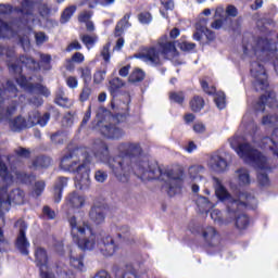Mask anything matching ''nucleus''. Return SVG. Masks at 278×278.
Returning <instances> with one entry per match:
<instances>
[{
	"mask_svg": "<svg viewBox=\"0 0 278 278\" xmlns=\"http://www.w3.org/2000/svg\"><path fill=\"white\" fill-rule=\"evenodd\" d=\"M141 156L140 143L122 142L117 146V155L109 161V166L122 184H127L131 175H136L142 181H151V179L165 181L169 197L181 192V178L173 176L172 170L162 172L157 163L140 159Z\"/></svg>",
	"mask_w": 278,
	"mask_h": 278,
	"instance_id": "f257e3e1",
	"label": "nucleus"
},
{
	"mask_svg": "<svg viewBox=\"0 0 278 278\" xmlns=\"http://www.w3.org/2000/svg\"><path fill=\"white\" fill-rule=\"evenodd\" d=\"M71 235L74 242L83 251H92L97 249L105 257H112L118 245L110 235L92 232V228L81 217L73 216L70 218Z\"/></svg>",
	"mask_w": 278,
	"mask_h": 278,
	"instance_id": "f03ea898",
	"label": "nucleus"
},
{
	"mask_svg": "<svg viewBox=\"0 0 278 278\" xmlns=\"http://www.w3.org/2000/svg\"><path fill=\"white\" fill-rule=\"evenodd\" d=\"M213 188L215 190V197L222 201V203H225L229 218H236L237 229H247L249 227V217L244 214L238 215V210H243V207L255 210V207H257L255 197L242 193L239 195V200H236L229 194L223 181L216 177L213 178Z\"/></svg>",
	"mask_w": 278,
	"mask_h": 278,
	"instance_id": "7ed1b4c3",
	"label": "nucleus"
},
{
	"mask_svg": "<svg viewBox=\"0 0 278 278\" xmlns=\"http://www.w3.org/2000/svg\"><path fill=\"white\" fill-rule=\"evenodd\" d=\"M90 155L86 149L76 148L61 160V168L75 175V186L78 190L90 188Z\"/></svg>",
	"mask_w": 278,
	"mask_h": 278,
	"instance_id": "20e7f679",
	"label": "nucleus"
},
{
	"mask_svg": "<svg viewBox=\"0 0 278 278\" xmlns=\"http://www.w3.org/2000/svg\"><path fill=\"white\" fill-rule=\"evenodd\" d=\"M230 147L245 162L257 169L258 184L261 186H268L270 180L268 179V170H270V159L265 156L264 153L253 149V147L247 142L242 143L241 137H233L230 139Z\"/></svg>",
	"mask_w": 278,
	"mask_h": 278,
	"instance_id": "39448f33",
	"label": "nucleus"
},
{
	"mask_svg": "<svg viewBox=\"0 0 278 278\" xmlns=\"http://www.w3.org/2000/svg\"><path fill=\"white\" fill-rule=\"evenodd\" d=\"M175 55H177L175 42L168 41V36H163L155 47L147 49L139 58L147 64L157 66V64H162V60L175 58Z\"/></svg>",
	"mask_w": 278,
	"mask_h": 278,
	"instance_id": "423d86ee",
	"label": "nucleus"
},
{
	"mask_svg": "<svg viewBox=\"0 0 278 278\" xmlns=\"http://www.w3.org/2000/svg\"><path fill=\"white\" fill-rule=\"evenodd\" d=\"M245 55H255L257 60H269L275 56L277 46L268 39H260L253 45H248L243 48Z\"/></svg>",
	"mask_w": 278,
	"mask_h": 278,
	"instance_id": "0eeeda50",
	"label": "nucleus"
},
{
	"mask_svg": "<svg viewBox=\"0 0 278 278\" xmlns=\"http://www.w3.org/2000/svg\"><path fill=\"white\" fill-rule=\"evenodd\" d=\"M25 202V192L21 189L13 190L8 195V189L2 188L0 189V212H10V206L12 203L15 205H23Z\"/></svg>",
	"mask_w": 278,
	"mask_h": 278,
	"instance_id": "6e6552de",
	"label": "nucleus"
},
{
	"mask_svg": "<svg viewBox=\"0 0 278 278\" xmlns=\"http://www.w3.org/2000/svg\"><path fill=\"white\" fill-rule=\"evenodd\" d=\"M251 75L254 77L255 90H266L268 88V75H266V70L264 65L260 62L251 63Z\"/></svg>",
	"mask_w": 278,
	"mask_h": 278,
	"instance_id": "1a4fd4ad",
	"label": "nucleus"
},
{
	"mask_svg": "<svg viewBox=\"0 0 278 278\" xmlns=\"http://www.w3.org/2000/svg\"><path fill=\"white\" fill-rule=\"evenodd\" d=\"M15 227L18 228V233L15 241L17 251H20L22 255H29L30 243L27 240V236L25 235L27 231V224L20 219L15 223Z\"/></svg>",
	"mask_w": 278,
	"mask_h": 278,
	"instance_id": "9d476101",
	"label": "nucleus"
},
{
	"mask_svg": "<svg viewBox=\"0 0 278 278\" xmlns=\"http://www.w3.org/2000/svg\"><path fill=\"white\" fill-rule=\"evenodd\" d=\"M203 36H205L208 42H212L216 38L214 31L207 28V18L203 17V15L199 16V21L195 24V33L193 34V40H198L201 42L203 40Z\"/></svg>",
	"mask_w": 278,
	"mask_h": 278,
	"instance_id": "9b49d317",
	"label": "nucleus"
},
{
	"mask_svg": "<svg viewBox=\"0 0 278 278\" xmlns=\"http://www.w3.org/2000/svg\"><path fill=\"white\" fill-rule=\"evenodd\" d=\"M84 205H86V198L77 192H73L66 197L63 210L67 212V214H71L75 212V210H81Z\"/></svg>",
	"mask_w": 278,
	"mask_h": 278,
	"instance_id": "f8f14e48",
	"label": "nucleus"
},
{
	"mask_svg": "<svg viewBox=\"0 0 278 278\" xmlns=\"http://www.w3.org/2000/svg\"><path fill=\"white\" fill-rule=\"evenodd\" d=\"M16 83L18 84V86H21V88H24V90H28V92H33L34 94H42L43 97H49L50 94V91L49 89H47V87L40 84L34 85L29 83L27 78H25V76L23 75H20L16 78Z\"/></svg>",
	"mask_w": 278,
	"mask_h": 278,
	"instance_id": "ddd939ff",
	"label": "nucleus"
},
{
	"mask_svg": "<svg viewBox=\"0 0 278 278\" xmlns=\"http://www.w3.org/2000/svg\"><path fill=\"white\" fill-rule=\"evenodd\" d=\"M205 172V167H203L202 165H193L190 166L188 169V175H189V179L190 182L193 184L191 187L192 192H199V181H203V176L201 175V173Z\"/></svg>",
	"mask_w": 278,
	"mask_h": 278,
	"instance_id": "4468645a",
	"label": "nucleus"
},
{
	"mask_svg": "<svg viewBox=\"0 0 278 278\" xmlns=\"http://www.w3.org/2000/svg\"><path fill=\"white\" fill-rule=\"evenodd\" d=\"M207 166L208 168H211V170H214L215 173H225L229 165L227 164V161L223 156H220V154L214 153L213 155H211L207 162Z\"/></svg>",
	"mask_w": 278,
	"mask_h": 278,
	"instance_id": "2eb2a0df",
	"label": "nucleus"
},
{
	"mask_svg": "<svg viewBox=\"0 0 278 278\" xmlns=\"http://www.w3.org/2000/svg\"><path fill=\"white\" fill-rule=\"evenodd\" d=\"M100 131L110 140H121L125 136V131L116 125L102 126Z\"/></svg>",
	"mask_w": 278,
	"mask_h": 278,
	"instance_id": "dca6fc26",
	"label": "nucleus"
},
{
	"mask_svg": "<svg viewBox=\"0 0 278 278\" xmlns=\"http://www.w3.org/2000/svg\"><path fill=\"white\" fill-rule=\"evenodd\" d=\"M277 105V98L275 96V92H268L267 94H264L261 97V100L257 102L255 110L256 112H264L267 108H275Z\"/></svg>",
	"mask_w": 278,
	"mask_h": 278,
	"instance_id": "f3484780",
	"label": "nucleus"
},
{
	"mask_svg": "<svg viewBox=\"0 0 278 278\" xmlns=\"http://www.w3.org/2000/svg\"><path fill=\"white\" fill-rule=\"evenodd\" d=\"M195 204L198 207V212H200L201 214H207V212L216 207V203L210 201L207 198L203 195H199L197 198Z\"/></svg>",
	"mask_w": 278,
	"mask_h": 278,
	"instance_id": "a211bd4d",
	"label": "nucleus"
},
{
	"mask_svg": "<svg viewBox=\"0 0 278 278\" xmlns=\"http://www.w3.org/2000/svg\"><path fill=\"white\" fill-rule=\"evenodd\" d=\"M89 218L96 225H101L105 223V210L103 206H93L89 213Z\"/></svg>",
	"mask_w": 278,
	"mask_h": 278,
	"instance_id": "6ab92c4d",
	"label": "nucleus"
},
{
	"mask_svg": "<svg viewBox=\"0 0 278 278\" xmlns=\"http://www.w3.org/2000/svg\"><path fill=\"white\" fill-rule=\"evenodd\" d=\"M34 3H36V0H33V1L26 0L22 3L21 12L26 23H29V21H33V22L36 21L34 18V15L31 14V10H34Z\"/></svg>",
	"mask_w": 278,
	"mask_h": 278,
	"instance_id": "aec40b11",
	"label": "nucleus"
},
{
	"mask_svg": "<svg viewBox=\"0 0 278 278\" xmlns=\"http://www.w3.org/2000/svg\"><path fill=\"white\" fill-rule=\"evenodd\" d=\"M94 144L96 149H98L96 157L101 160V162H106L110 157V149L108 148V144L101 140H98Z\"/></svg>",
	"mask_w": 278,
	"mask_h": 278,
	"instance_id": "412c9836",
	"label": "nucleus"
},
{
	"mask_svg": "<svg viewBox=\"0 0 278 278\" xmlns=\"http://www.w3.org/2000/svg\"><path fill=\"white\" fill-rule=\"evenodd\" d=\"M16 29H18V25H9L8 23L0 21V38H12Z\"/></svg>",
	"mask_w": 278,
	"mask_h": 278,
	"instance_id": "4be33fe9",
	"label": "nucleus"
},
{
	"mask_svg": "<svg viewBox=\"0 0 278 278\" xmlns=\"http://www.w3.org/2000/svg\"><path fill=\"white\" fill-rule=\"evenodd\" d=\"M202 236L208 244H212L213 242H216L218 240V232L216 231V228L212 226L204 227L202 230Z\"/></svg>",
	"mask_w": 278,
	"mask_h": 278,
	"instance_id": "5701e85b",
	"label": "nucleus"
},
{
	"mask_svg": "<svg viewBox=\"0 0 278 278\" xmlns=\"http://www.w3.org/2000/svg\"><path fill=\"white\" fill-rule=\"evenodd\" d=\"M66 184H68V179L65 177L59 178L58 182L54 186V201L55 203H60L62 201V190L65 188Z\"/></svg>",
	"mask_w": 278,
	"mask_h": 278,
	"instance_id": "b1692460",
	"label": "nucleus"
},
{
	"mask_svg": "<svg viewBox=\"0 0 278 278\" xmlns=\"http://www.w3.org/2000/svg\"><path fill=\"white\" fill-rule=\"evenodd\" d=\"M237 184L239 186H249L251 184V176L249 175V170L241 168L236 172Z\"/></svg>",
	"mask_w": 278,
	"mask_h": 278,
	"instance_id": "393cba45",
	"label": "nucleus"
},
{
	"mask_svg": "<svg viewBox=\"0 0 278 278\" xmlns=\"http://www.w3.org/2000/svg\"><path fill=\"white\" fill-rule=\"evenodd\" d=\"M70 264L73 268H76V270H85L84 256L81 255H77L72 252L70 255Z\"/></svg>",
	"mask_w": 278,
	"mask_h": 278,
	"instance_id": "a878e982",
	"label": "nucleus"
},
{
	"mask_svg": "<svg viewBox=\"0 0 278 278\" xmlns=\"http://www.w3.org/2000/svg\"><path fill=\"white\" fill-rule=\"evenodd\" d=\"M0 177L5 181L7 184H12L14 180V176L8 172V166H5V163H3V160L0 156Z\"/></svg>",
	"mask_w": 278,
	"mask_h": 278,
	"instance_id": "bb28decb",
	"label": "nucleus"
},
{
	"mask_svg": "<svg viewBox=\"0 0 278 278\" xmlns=\"http://www.w3.org/2000/svg\"><path fill=\"white\" fill-rule=\"evenodd\" d=\"M205 105V100L203 98L195 96L193 99L190 101V108L192 112H201Z\"/></svg>",
	"mask_w": 278,
	"mask_h": 278,
	"instance_id": "cd10ccee",
	"label": "nucleus"
},
{
	"mask_svg": "<svg viewBox=\"0 0 278 278\" xmlns=\"http://www.w3.org/2000/svg\"><path fill=\"white\" fill-rule=\"evenodd\" d=\"M129 27V15H125L122 21H119L115 27V36H121L123 30Z\"/></svg>",
	"mask_w": 278,
	"mask_h": 278,
	"instance_id": "c85d7f7f",
	"label": "nucleus"
},
{
	"mask_svg": "<svg viewBox=\"0 0 278 278\" xmlns=\"http://www.w3.org/2000/svg\"><path fill=\"white\" fill-rule=\"evenodd\" d=\"M80 40L87 49H92V47L97 45V40H99V38L97 36L83 35L80 36Z\"/></svg>",
	"mask_w": 278,
	"mask_h": 278,
	"instance_id": "c756f323",
	"label": "nucleus"
},
{
	"mask_svg": "<svg viewBox=\"0 0 278 278\" xmlns=\"http://www.w3.org/2000/svg\"><path fill=\"white\" fill-rule=\"evenodd\" d=\"M142 79H144V72L140 68H135L128 78L131 84H137L138 81H142Z\"/></svg>",
	"mask_w": 278,
	"mask_h": 278,
	"instance_id": "7c9ffc66",
	"label": "nucleus"
},
{
	"mask_svg": "<svg viewBox=\"0 0 278 278\" xmlns=\"http://www.w3.org/2000/svg\"><path fill=\"white\" fill-rule=\"evenodd\" d=\"M161 5H163V9L160 10L161 16H163V18H168V13L164 10H173L175 8V2H173V0H161Z\"/></svg>",
	"mask_w": 278,
	"mask_h": 278,
	"instance_id": "2f4dec72",
	"label": "nucleus"
},
{
	"mask_svg": "<svg viewBox=\"0 0 278 278\" xmlns=\"http://www.w3.org/2000/svg\"><path fill=\"white\" fill-rule=\"evenodd\" d=\"M109 84V90L111 94H114L116 90H119V88H123L125 86V83L121 78H113L112 80H110Z\"/></svg>",
	"mask_w": 278,
	"mask_h": 278,
	"instance_id": "473e14b6",
	"label": "nucleus"
},
{
	"mask_svg": "<svg viewBox=\"0 0 278 278\" xmlns=\"http://www.w3.org/2000/svg\"><path fill=\"white\" fill-rule=\"evenodd\" d=\"M214 101L218 110H225L227 102L225 101V92H217L215 93Z\"/></svg>",
	"mask_w": 278,
	"mask_h": 278,
	"instance_id": "72a5a7b5",
	"label": "nucleus"
},
{
	"mask_svg": "<svg viewBox=\"0 0 278 278\" xmlns=\"http://www.w3.org/2000/svg\"><path fill=\"white\" fill-rule=\"evenodd\" d=\"M16 34L18 35L20 42L24 49V51H29V35H23V30H17Z\"/></svg>",
	"mask_w": 278,
	"mask_h": 278,
	"instance_id": "f704fd0d",
	"label": "nucleus"
},
{
	"mask_svg": "<svg viewBox=\"0 0 278 278\" xmlns=\"http://www.w3.org/2000/svg\"><path fill=\"white\" fill-rule=\"evenodd\" d=\"M76 10L77 8L75 7L66 8L61 15V23H68V21H71V16L75 14Z\"/></svg>",
	"mask_w": 278,
	"mask_h": 278,
	"instance_id": "c9c22d12",
	"label": "nucleus"
},
{
	"mask_svg": "<svg viewBox=\"0 0 278 278\" xmlns=\"http://www.w3.org/2000/svg\"><path fill=\"white\" fill-rule=\"evenodd\" d=\"M50 164L51 159L45 156H39L34 162V166H36V168H47Z\"/></svg>",
	"mask_w": 278,
	"mask_h": 278,
	"instance_id": "e433bc0d",
	"label": "nucleus"
},
{
	"mask_svg": "<svg viewBox=\"0 0 278 278\" xmlns=\"http://www.w3.org/2000/svg\"><path fill=\"white\" fill-rule=\"evenodd\" d=\"M55 102L61 108H71V105H72L71 100H68V98H66V96H64L62 93L56 94Z\"/></svg>",
	"mask_w": 278,
	"mask_h": 278,
	"instance_id": "4c0bfd02",
	"label": "nucleus"
},
{
	"mask_svg": "<svg viewBox=\"0 0 278 278\" xmlns=\"http://www.w3.org/2000/svg\"><path fill=\"white\" fill-rule=\"evenodd\" d=\"M20 62L22 66H26L27 68H36L38 66V63L34 59L27 56H21Z\"/></svg>",
	"mask_w": 278,
	"mask_h": 278,
	"instance_id": "58836bf2",
	"label": "nucleus"
},
{
	"mask_svg": "<svg viewBox=\"0 0 278 278\" xmlns=\"http://www.w3.org/2000/svg\"><path fill=\"white\" fill-rule=\"evenodd\" d=\"M278 118L273 115H266L262 119V125H265V127H273L274 125H277Z\"/></svg>",
	"mask_w": 278,
	"mask_h": 278,
	"instance_id": "ea45409f",
	"label": "nucleus"
},
{
	"mask_svg": "<svg viewBox=\"0 0 278 278\" xmlns=\"http://www.w3.org/2000/svg\"><path fill=\"white\" fill-rule=\"evenodd\" d=\"M51 140L55 144H62V142H64V140H66V134H64L62 131L55 132L54 135L51 136Z\"/></svg>",
	"mask_w": 278,
	"mask_h": 278,
	"instance_id": "a19ab883",
	"label": "nucleus"
},
{
	"mask_svg": "<svg viewBox=\"0 0 278 278\" xmlns=\"http://www.w3.org/2000/svg\"><path fill=\"white\" fill-rule=\"evenodd\" d=\"M211 218L214 220V223H217L218 225L223 224V213L218 210H213L211 212Z\"/></svg>",
	"mask_w": 278,
	"mask_h": 278,
	"instance_id": "79ce46f5",
	"label": "nucleus"
},
{
	"mask_svg": "<svg viewBox=\"0 0 278 278\" xmlns=\"http://www.w3.org/2000/svg\"><path fill=\"white\" fill-rule=\"evenodd\" d=\"M170 101H174L175 103H184V92H173L169 96Z\"/></svg>",
	"mask_w": 278,
	"mask_h": 278,
	"instance_id": "37998d69",
	"label": "nucleus"
},
{
	"mask_svg": "<svg viewBox=\"0 0 278 278\" xmlns=\"http://www.w3.org/2000/svg\"><path fill=\"white\" fill-rule=\"evenodd\" d=\"M90 94H92V89L88 86H85L80 93V101H88V99H90Z\"/></svg>",
	"mask_w": 278,
	"mask_h": 278,
	"instance_id": "c03bdc74",
	"label": "nucleus"
},
{
	"mask_svg": "<svg viewBox=\"0 0 278 278\" xmlns=\"http://www.w3.org/2000/svg\"><path fill=\"white\" fill-rule=\"evenodd\" d=\"M106 73L108 72L105 70L96 72V74L93 76L94 84H101V81H103V79H105Z\"/></svg>",
	"mask_w": 278,
	"mask_h": 278,
	"instance_id": "a18cd8bd",
	"label": "nucleus"
},
{
	"mask_svg": "<svg viewBox=\"0 0 278 278\" xmlns=\"http://www.w3.org/2000/svg\"><path fill=\"white\" fill-rule=\"evenodd\" d=\"M152 20H153V17H151V13H149V12H143V13L139 14V21L143 25H148V23H151Z\"/></svg>",
	"mask_w": 278,
	"mask_h": 278,
	"instance_id": "49530a36",
	"label": "nucleus"
},
{
	"mask_svg": "<svg viewBox=\"0 0 278 278\" xmlns=\"http://www.w3.org/2000/svg\"><path fill=\"white\" fill-rule=\"evenodd\" d=\"M179 49H181V51H192V49H194V47H197V45L192 43V42H188V41H182L180 43H178Z\"/></svg>",
	"mask_w": 278,
	"mask_h": 278,
	"instance_id": "de8ad7c7",
	"label": "nucleus"
},
{
	"mask_svg": "<svg viewBox=\"0 0 278 278\" xmlns=\"http://www.w3.org/2000/svg\"><path fill=\"white\" fill-rule=\"evenodd\" d=\"M127 236H129V227H127V226L117 227V237L118 238H127Z\"/></svg>",
	"mask_w": 278,
	"mask_h": 278,
	"instance_id": "09e8293b",
	"label": "nucleus"
},
{
	"mask_svg": "<svg viewBox=\"0 0 278 278\" xmlns=\"http://www.w3.org/2000/svg\"><path fill=\"white\" fill-rule=\"evenodd\" d=\"M79 71L85 83H88L90 81V79H92L90 68L85 67V68H80Z\"/></svg>",
	"mask_w": 278,
	"mask_h": 278,
	"instance_id": "8fccbe9b",
	"label": "nucleus"
},
{
	"mask_svg": "<svg viewBox=\"0 0 278 278\" xmlns=\"http://www.w3.org/2000/svg\"><path fill=\"white\" fill-rule=\"evenodd\" d=\"M45 181H37L35 184V194L37 197H40L42 194V191L45 190Z\"/></svg>",
	"mask_w": 278,
	"mask_h": 278,
	"instance_id": "3c124183",
	"label": "nucleus"
},
{
	"mask_svg": "<svg viewBox=\"0 0 278 278\" xmlns=\"http://www.w3.org/2000/svg\"><path fill=\"white\" fill-rule=\"evenodd\" d=\"M101 55L104 60V62H110V43H106L102 51H101Z\"/></svg>",
	"mask_w": 278,
	"mask_h": 278,
	"instance_id": "603ef678",
	"label": "nucleus"
},
{
	"mask_svg": "<svg viewBox=\"0 0 278 278\" xmlns=\"http://www.w3.org/2000/svg\"><path fill=\"white\" fill-rule=\"evenodd\" d=\"M201 86H202L204 92H206V94H214L216 92V88H214V87L210 88V86L207 85V81H205V80L201 81Z\"/></svg>",
	"mask_w": 278,
	"mask_h": 278,
	"instance_id": "864d4df0",
	"label": "nucleus"
},
{
	"mask_svg": "<svg viewBox=\"0 0 278 278\" xmlns=\"http://www.w3.org/2000/svg\"><path fill=\"white\" fill-rule=\"evenodd\" d=\"M205 124L198 122L193 125V131L195 134H203L205 131Z\"/></svg>",
	"mask_w": 278,
	"mask_h": 278,
	"instance_id": "5fc2aeb1",
	"label": "nucleus"
},
{
	"mask_svg": "<svg viewBox=\"0 0 278 278\" xmlns=\"http://www.w3.org/2000/svg\"><path fill=\"white\" fill-rule=\"evenodd\" d=\"M35 38L37 45H43V42H47V35H45V33L35 34Z\"/></svg>",
	"mask_w": 278,
	"mask_h": 278,
	"instance_id": "6e6d98bb",
	"label": "nucleus"
},
{
	"mask_svg": "<svg viewBox=\"0 0 278 278\" xmlns=\"http://www.w3.org/2000/svg\"><path fill=\"white\" fill-rule=\"evenodd\" d=\"M91 16L92 14L90 12H83L78 17V21L80 23H88L90 22Z\"/></svg>",
	"mask_w": 278,
	"mask_h": 278,
	"instance_id": "4d7b16f0",
	"label": "nucleus"
},
{
	"mask_svg": "<svg viewBox=\"0 0 278 278\" xmlns=\"http://www.w3.org/2000/svg\"><path fill=\"white\" fill-rule=\"evenodd\" d=\"M94 177L96 180H98L100 184H103V181L108 179V174L105 172L98 170Z\"/></svg>",
	"mask_w": 278,
	"mask_h": 278,
	"instance_id": "13d9d810",
	"label": "nucleus"
},
{
	"mask_svg": "<svg viewBox=\"0 0 278 278\" xmlns=\"http://www.w3.org/2000/svg\"><path fill=\"white\" fill-rule=\"evenodd\" d=\"M50 13H51V10L49 9V7H47V4H40L39 7L40 16H49Z\"/></svg>",
	"mask_w": 278,
	"mask_h": 278,
	"instance_id": "bf43d9fd",
	"label": "nucleus"
},
{
	"mask_svg": "<svg viewBox=\"0 0 278 278\" xmlns=\"http://www.w3.org/2000/svg\"><path fill=\"white\" fill-rule=\"evenodd\" d=\"M79 49H81V43L75 40L66 48V51H79Z\"/></svg>",
	"mask_w": 278,
	"mask_h": 278,
	"instance_id": "052dcab7",
	"label": "nucleus"
},
{
	"mask_svg": "<svg viewBox=\"0 0 278 278\" xmlns=\"http://www.w3.org/2000/svg\"><path fill=\"white\" fill-rule=\"evenodd\" d=\"M66 84L68 88H77L78 86L77 78L74 76H70L66 80Z\"/></svg>",
	"mask_w": 278,
	"mask_h": 278,
	"instance_id": "680f3d73",
	"label": "nucleus"
},
{
	"mask_svg": "<svg viewBox=\"0 0 278 278\" xmlns=\"http://www.w3.org/2000/svg\"><path fill=\"white\" fill-rule=\"evenodd\" d=\"M226 14L228 16H238V9L233 5H228L226 9Z\"/></svg>",
	"mask_w": 278,
	"mask_h": 278,
	"instance_id": "e2e57ef3",
	"label": "nucleus"
},
{
	"mask_svg": "<svg viewBox=\"0 0 278 278\" xmlns=\"http://www.w3.org/2000/svg\"><path fill=\"white\" fill-rule=\"evenodd\" d=\"M85 58L80 52H76L73 56H72V62H76L77 64H81V62H84Z\"/></svg>",
	"mask_w": 278,
	"mask_h": 278,
	"instance_id": "0e129e2a",
	"label": "nucleus"
},
{
	"mask_svg": "<svg viewBox=\"0 0 278 278\" xmlns=\"http://www.w3.org/2000/svg\"><path fill=\"white\" fill-rule=\"evenodd\" d=\"M43 214L45 216H48V218L53 219L55 218V211H51L49 206L43 207Z\"/></svg>",
	"mask_w": 278,
	"mask_h": 278,
	"instance_id": "69168bd1",
	"label": "nucleus"
},
{
	"mask_svg": "<svg viewBox=\"0 0 278 278\" xmlns=\"http://www.w3.org/2000/svg\"><path fill=\"white\" fill-rule=\"evenodd\" d=\"M185 151H187V153H194V151H197V143H194V141H189Z\"/></svg>",
	"mask_w": 278,
	"mask_h": 278,
	"instance_id": "338daca9",
	"label": "nucleus"
},
{
	"mask_svg": "<svg viewBox=\"0 0 278 278\" xmlns=\"http://www.w3.org/2000/svg\"><path fill=\"white\" fill-rule=\"evenodd\" d=\"M12 12V7L8 4H0V14H10Z\"/></svg>",
	"mask_w": 278,
	"mask_h": 278,
	"instance_id": "774afa93",
	"label": "nucleus"
}]
</instances>
